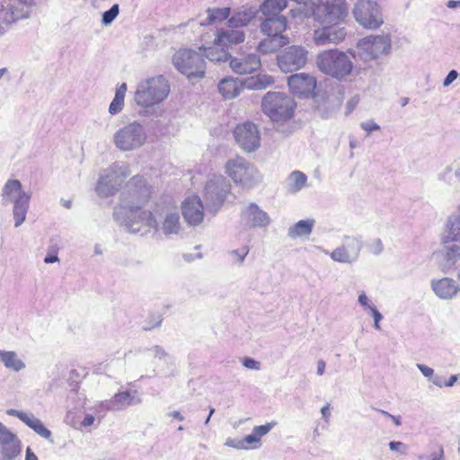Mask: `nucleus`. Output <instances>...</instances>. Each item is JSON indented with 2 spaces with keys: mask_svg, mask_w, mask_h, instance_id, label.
<instances>
[{
  "mask_svg": "<svg viewBox=\"0 0 460 460\" xmlns=\"http://www.w3.org/2000/svg\"><path fill=\"white\" fill-rule=\"evenodd\" d=\"M358 304L363 307V309L366 312H370L374 308H376V305L373 304V302L367 297V296L365 293H361L358 296Z\"/></svg>",
  "mask_w": 460,
  "mask_h": 460,
  "instance_id": "obj_42",
  "label": "nucleus"
},
{
  "mask_svg": "<svg viewBox=\"0 0 460 460\" xmlns=\"http://www.w3.org/2000/svg\"><path fill=\"white\" fill-rule=\"evenodd\" d=\"M174 66L189 79L203 78L205 62L202 55L188 49H181L172 57Z\"/></svg>",
  "mask_w": 460,
  "mask_h": 460,
  "instance_id": "obj_5",
  "label": "nucleus"
},
{
  "mask_svg": "<svg viewBox=\"0 0 460 460\" xmlns=\"http://www.w3.org/2000/svg\"><path fill=\"white\" fill-rule=\"evenodd\" d=\"M56 261H58V248L56 246H52L49 253L45 257L44 262L45 263H53Z\"/></svg>",
  "mask_w": 460,
  "mask_h": 460,
  "instance_id": "obj_51",
  "label": "nucleus"
},
{
  "mask_svg": "<svg viewBox=\"0 0 460 460\" xmlns=\"http://www.w3.org/2000/svg\"><path fill=\"white\" fill-rule=\"evenodd\" d=\"M314 226V219L300 220L288 229V236L293 239L309 236Z\"/></svg>",
  "mask_w": 460,
  "mask_h": 460,
  "instance_id": "obj_27",
  "label": "nucleus"
},
{
  "mask_svg": "<svg viewBox=\"0 0 460 460\" xmlns=\"http://www.w3.org/2000/svg\"><path fill=\"white\" fill-rule=\"evenodd\" d=\"M290 91L297 97H314L315 95L316 80L313 75L300 73L288 77Z\"/></svg>",
  "mask_w": 460,
  "mask_h": 460,
  "instance_id": "obj_12",
  "label": "nucleus"
},
{
  "mask_svg": "<svg viewBox=\"0 0 460 460\" xmlns=\"http://www.w3.org/2000/svg\"><path fill=\"white\" fill-rule=\"evenodd\" d=\"M307 53L301 46L288 47L278 56V66L284 73L298 70L306 64Z\"/></svg>",
  "mask_w": 460,
  "mask_h": 460,
  "instance_id": "obj_10",
  "label": "nucleus"
},
{
  "mask_svg": "<svg viewBox=\"0 0 460 460\" xmlns=\"http://www.w3.org/2000/svg\"><path fill=\"white\" fill-rule=\"evenodd\" d=\"M207 12V22L202 23L207 25L213 24L216 22H222L226 20L231 13L230 8L228 7L208 9Z\"/></svg>",
  "mask_w": 460,
  "mask_h": 460,
  "instance_id": "obj_33",
  "label": "nucleus"
},
{
  "mask_svg": "<svg viewBox=\"0 0 460 460\" xmlns=\"http://www.w3.org/2000/svg\"><path fill=\"white\" fill-rule=\"evenodd\" d=\"M390 450L399 452L402 455H406L408 447L401 441H391L388 444Z\"/></svg>",
  "mask_w": 460,
  "mask_h": 460,
  "instance_id": "obj_46",
  "label": "nucleus"
},
{
  "mask_svg": "<svg viewBox=\"0 0 460 460\" xmlns=\"http://www.w3.org/2000/svg\"><path fill=\"white\" fill-rule=\"evenodd\" d=\"M243 441H244V445H248V444H257L255 446H253L252 447L253 448H256V447H260V441L261 439L256 436V434L252 431V434L250 435H247L243 439Z\"/></svg>",
  "mask_w": 460,
  "mask_h": 460,
  "instance_id": "obj_50",
  "label": "nucleus"
},
{
  "mask_svg": "<svg viewBox=\"0 0 460 460\" xmlns=\"http://www.w3.org/2000/svg\"><path fill=\"white\" fill-rule=\"evenodd\" d=\"M181 212L185 221L191 226H197L204 219L203 204L197 196L189 197L183 201Z\"/></svg>",
  "mask_w": 460,
  "mask_h": 460,
  "instance_id": "obj_15",
  "label": "nucleus"
},
{
  "mask_svg": "<svg viewBox=\"0 0 460 460\" xmlns=\"http://www.w3.org/2000/svg\"><path fill=\"white\" fill-rule=\"evenodd\" d=\"M352 13L357 22L365 29L376 30L384 23L380 6L375 1L358 0Z\"/></svg>",
  "mask_w": 460,
  "mask_h": 460,
  "instance_id": "obj_7",
  "label": "nucleus"
},
{
  "mask_svg": "<svg viewBox=\"0 0 460 460\" xmlns=\"http://www.w3.org/2000/svg\"><path fill=\"white\" fill-rule=\"evenodd\" d=\"M169 417H172L173 419L178 420L179 421H182L184 420L183 415L179 411H172L167 413Z\"/></svg>",
  "mask_w": 460,
  "mask_h": 460,
  "instance_id": "obj_61",
  "label": "nucleus"
},
{
  "mask_svg": "<svg viewBox=\"0 0 460 460\" xmlns=\"http://www.w3.org/2000/svg\"><path fill=\"white\" fill-rule=\"evenodd\" d=\"M292 189L295 191L300 190L306 183V176L299 171L293 172L290 175Z\"/></svg>",
  "mask_w": 460,
  "mask_h": 460,
  "instance_id": "obj_38",
  "label": "nucleus"
},
{
  "mask_svg": "<svg viewBox=\"0 0 460 460\" xmlns=\"http://www.w3.org/2000/svg\"><path fill=\"white\" fill-rule=\"evenodd\" d=\"M317 66L325 75L343 78L352 71V62L342 51L330 49L322 51L317 56Z\"/></svg>",
  "mask_w": 460,
  "mask_h": 460,
  "instance_id": "obj_3",
  "label": "nucleus"
},
{
  "mask_svg": "<svg viewBox=\"0 0 460 460\" xmlns=\"http://www.w3.org/2000/svg\"><path fill=\"white\" fill-rule=\"evenodd\" d=\"M288 43V37L267 36L259 43L258 50L263 54L272 53L281 47L286 46Z\"/></svg>",
  "mask_w": 460,
  "mask_h": 460,
  "instance_id": "obj_25",
  "label": "nucleus"
},
{
  "mask_svg": "<svg viewBox=\"0 0 460 460\" xmlns=\"http://www.w3.org/2000/svg\"><path fill=\"white\" fill-rule=\"evenodd\" d=\"M457 75L458 74L456 70H451L445 78L443 84L445 86L449 85L454 80L456 79Z\"/></svg>",
  "mask_w": 460,
  "mask_h": 460,
  "instance_id": "obj_55",
  "label": "nucleus"
},
{
  "mask_svg": "<svg viewBox=\"0 0 460 460\" xmlns=\"http://www.w3.org/2000/svg\"><path fill=\"white\" fill-rule=\"evenodd\" d=\"M127 92V84H121L116 90L115 96L109 107V112L115 115L120 112L124 107V99Z\"/></svg>",
  "mask_w": 460,
  "mask_h": 460,
  "instance_id": "obj_31",
  "label": "nucleus"
},
{
  "mask_svg": "<svg viewBox=\"0 0 460 460\" xmlns=\"http://www.w3.org/2000/svg\"><path fill=\"white\" fill-rule=\"evenodd\" d=\"M114 398L118 411L141 404L143 402L141 395L137 390L118 392L114 394Z\"/></svg>",
  "mask_w": 460,
  "mask_h": 460,
  "instance_id": "obj_21",
  "label": "nucleus"
},
{
  "mask_svg": "<svg viewBox=\"0 0 460 460\" xmlns=\"http://www.w3.org/2000/svg\"><path fill=\"white\" fill-rule=\"evenodd\" d=\"M22 184L18 180H9L3 188V197L8 199L17 198L22 194Z\"/></svg>",
  "mask_w": 460,
  "mask_h": 460,
  "instance_id": "obj_34",
  "label": "nucleus"
},
{
  "mask_svg": "<svg viewBox=\"0 0 460 460\" xmlns=\"http://www.w3.org/2000/svg\"><path fill=\"white\" fill-rule=\"evenodd\" d=\"M459 289H433L438 297L441 299H451L456 296Z\"/></svg>",
  "mask_w": 460,
  "mask_h": 460,
  "instance_id": "obj_44",
  "label": "nucleus"
},
{
  "mask_svg": "<svg viewBox=\"0 0 460 460\" xmlns=\"http://www.w3.org/2000/svg\"><path fill=\"white\" fill-rule=\"evenodd\" d=\"M25 460H38L37 456L31 450L30 447L26 450Z\"/></svg>",
  "mask_w": 460,
  "mask_h": 460,
  "instance_id": "obj_63",
  "label": "nucleus"
},
{
  "mask_svg": "<svg viewBox=\"0 0 460 460\" xmlns=\"http://www.w3.org/2000/svg\"><path fill=\"white\" fill-rule=\"evenodd\" d=\"M439 285L441 288H452L454 284L452 279L446 278L439 281Z\"/></svg>",
  "mask_w": 460,
  "mask_h": 460,
  "instance_id": "obj_62",
  "label": "nucleus"
},
{
  "mask_svg": "<svg viewBox=\"0 0 460 460\" xmlns=\"http://www.w3.org/2000/svg\"><path fill=\"white\" fill-rule=\"evenodd\" d=\"M95 418L92 414H86L81 422L84 427H90L94 423Z\"/></svg>",
  "mask_w": 460,
  "mask_h": 460,
  "instance_id": "obj_57",
  "label": "nucleus"
},
{
  "mask_svg": "<svg viewBox=\"0 0 460 460\" xmlns=\"http://www.w3.org/2000/svg\"><path fill=\"white\" fill-rule=\"evenodd\" d=\"M218 90L225 99H233L239 94L242 85L235 79L225 78L220 81Z\"/></svg>",
  "mask_w": 460,
  "mask_h": 460,
  "instance_id": "obj_26",
  "label": "nucleus"
},
{
  "mask_svg": "<svg viewBox=\"0 0 460 460\" xmlns=\"http://www.w3.org/2000/svg\"><path fill=\"white\" fill-rule=\"evenodd\" d=\"M146 133L138 123H130L114 135V142L118 148L129 151L140 147L146 142Z\"/></svg>",
  "mask_w": 460,
  "mask_h": 460,
  "instance_id": "obj_8",
  "label": "nucleus"
},
{
  "mask_svg": "<svg viewBox=\"0 0 460 460\" xmlns=\"http://www.w3.org/2000/svg\"><path fill=\"white\" fill-rule=\"evenodd\" d=\"M163 322V315L159 313H155L149 314L146 319L144 321L142 328L145 331H151L155 328H157L161 325Z\"/></svg>",
  "mask_w": 460,
  "mask_h": 460,
  "instance_id": "obj_37",
  "label": "nucleus"
},
{
  "mask_svg": "<svg viewBox=\"0 0 460 460\" xmlns=\"http://www.w3.org/2000/svg\"><path fill=\"white\" fill-rule=\"evenodd\" d=\"M321 413H322L323 419L325 420V422L328 423L330 416H331V410H330L329 403H327L326 405L322 407Z\"/></svg>",
  "mask_w": 460,
  "mask_h": 460,
  "instance_id": "obj_56",
  "label": "nucleus"
},
{
  "mask_svg": "<svg viewBox=\"0 0 460 460\" xmlns=\"http://www.w3.org/2000/svg\"><path fill=\"white\" fill-rule=\"evenodd\" d=\"M147 350L151 354V356H153L155 358H158L159 360L166 361L169 358V355L167 354V352L158 345L154 346L151 349H148Z\"/></svg>",
  "mask_w": 460,
  "mask_h": 460,
  "instance_id": "obj_40",
  "label": "nucleus"
},
{
  "mask_svg": "<svg viewBox=\"0 0 460 460\" xmlns=\"http://www.w3.org/2000/svg\"><path fill=\"white\" fill-rule=\"evenodd\" d=\"M29 201L30 196L26 193L20 194L19 197L14 199L13 218L15 226H19L24 222L29 208Z\"/></svg>",
  "mask_w": 460,
  "mask_h": 460,
  "instance_id": "obj_24",
  "label": "nucleus"
},
{
  "mask_svg": "<svg viewBox=\"0 0 460 460\" xmlns=\"http://www.w3.org/2000/svg\"><path fill=\"white\" fill-rule=\"evenodd\" d=\"M325 362L323 359H319L317 361V370L316 373L318 376H323L325 372Z\"/></svg>",
  "mask_w": 460,
  "mask_h": 460,
  "instance_id": "obj_59",
  "label": "nucleus"
},
{
  "mask_svg": "<svg viewBox=\"0 0 460 460\" xmlns=\"http://www.w3.org/2000/svg\"><path fill=\"white\" fill-rule=\"evenodd\" d=\"M417 368L421 372V374L427 377L429 380L434 376V369L424 365V364H417Z\"/></svg>",
  "mask_w": 460,
  "mask_h": 460,
  "instance_id": "obj_49",
  "label": "nucleus"
},
{
  "mask_svg": "<svg viewBox=\"0 0 460 460\" xmlns=\"http://www.w3.org/2000/svg\"><path fill=\"white\" fill-rule=\"evenodd\" d=\"M288 4L287 0H265L261 6L262 13L266 16H277Z\"/></svg>",
  "mask_w": 460,
  "mask_h": 460,
  "instance_id": "obj_30",
  "label": "nucleus"
},
{
  "mask_svg": "<svg viewBox=\"0 0 460 460\" xmlns=\"http://www.w3.org/2000/svg\"><path fill=\"white\" fill-rule=\"evenodd\" d=\"M0 362L4 366L5 368L14 372H20L26 367L25 363L13 350L0 349Z\"/></svg>",
  "mask_w": 460,
  "mask_h": 460,
  "instance_id": "obj_22",
  "label": "nucleus"
},
{
  "mask_svg": "<svg viewBox=\"0 0 460 460\" xmlns=\"http://www.w3.org/2000/svg\"><path fill=\"white\" fill-rule=\"evenodd\" d=\"M418 458L420 460H445L444 448L440 446L438 452L431 453L429 456L420 455Z\"/></svg>",
  "mask_w": 460,
  "mask_h": 460,
  "instance_id": "obj_43",
  "label": "nucleus"
},
{
  "mask_svg": "<svg viewBox=\"0 0 460 460\" xmlns=\"http://www.w3.org/2000/svg\"><path fill=\"white\" fill-rule=\"evenodd\" d=\"M369 313L372 314L373 315V318H374V328L376 330H380L381 327H380V321L383 319V315L381 314V313L376 308H374L372 311H370Z\"/></svg>",
  "mask_w": 460,
  "mask_h": 460,
  "instance_id": "obj_53",
  "label": "nucleus"
},
{
  "mask_svg": "<svg viewBox=\"0 0 460 460\" xmlns=\"http://www.w3.org/2000/svg\"><path fill=\"white\" fill-rule=\"evenodd\" d=\"M129 188L131 191L129 217L133 220L146 221L147 226H152L153 221H155L152 214L141 209L151 199V187L146 184L143 176H134L129 181Z\"/></svg>",
  "mask_w": 460,
  "mask_h": 460,
  "instance_id": "obj_2",
  "label": "nucleus"
},
{
  "mask_svg": "<svg viewBox=\"0 0 460 460\" xmlns=\"http://www.w3.org/2000/svg\"><path fill=\"white\" fill-rule=\"evenodd\" d=\"M255 17V12L245 10L235 13L228 21L230 26L243 27L247 25Z\"/></svg>",
  "mask_w": 460,
  "mask_h": 460,
  "instance_id": "obj_32",
  "label": "nucleus"
},
{
  "mask_svg": "<svg viewBox=\"0 0 460 460\" xmlns=\"http://www.w3.org/2000/svg\"><path fill=\"white\" fill-rule=\"evenodd\" d=\"M230 66L237 74H251L260 68L261 60L255 54H250L242 58H232Z\"/></svg>",
  "mask_w": 460,
  "mask_h": 460,
  "instance_id": "obj_19",
  "label": "nucleus"
},
{
  "mask_svg": "<svg viewBox=\"0 0 460 460\" xmlns=\"http://www.w3.org/2000/svg\"><path fill=\"white\" fill-rule=\"evenodd\" d=\"M434 385L441 388L444 386V382L442 381V378L439 376L434 375L431 379L429 380Z\"/></svg>",
  "mask_w": 460,
  "mask_h": 460,
  "instance_id": "obj_58",
  "label": "nucleus"
},
{
  "mask_svg": "<svg viewBox=\"0 0 460 460\" xmlns=\"http://www.w3.org/2000/svg\"><path fill=\"white\" fill-rule=\"evenodd\" d=\"M389 418L394 421L395 426H401L402 422H401V417L400 416H394V415L391 414V416Z\"/></svg>",
  "mask_w": 460,
  "mask_h": 460,
  "instance_id": "obj_64",
  "label": "nucleus"
},
{
  "mask_svg": "<svg viewBox=\"0 0 460 460\" xmlns=\"http://www.w3.org/2000/svg\"><path fill=\"white\" fill-rule=\"evenodd\" d=\"M234 136L239 146L247 153L255 151L261 145L258 128L251 122H244L235 127Z\"/></svg>",
  "mask_w": 460,
  "mask_h": 460,
  "instance_id": "obj_11",
  "label": "nucleus"
},
{
  "mask_svg": "<svg viewBox=\"0 0 460 460\" xmlns=\"http://www.w3.org/2000/svg\"><path fill=\"white\" fill-rule=\"evenodd\" d=\"M273 83V77L268 75L260 74L248 79V86L254 89H265Z\"/></svg>",
  "mask_w": 460,
  "mask_h": 460,
  "instance_id": "obj_35",
  "label": "nucleus"
},
{
  "mask_svg": "<svg viewBox=\"0 0 460 460\" xmlns=\"http://www.w3.org/2000/svg\"><path fill=\"white\" fill-rule=\"evenodd\" d=\"M21 452L20 441L0 422V454L3 459L12 460Z\"/></svg>",
  "mask_w": 460,
  "mask_h": 460,
  "instance_id": "obj_13",
  "label": "nucleus"
},
{
  "mask_svg": "<svg viewBox=\"0 0 460 460\" xmlns=\"http://www.w3.org/2000/svg\"><path fill=\"white\" fill-rule=\"evenodd\" d=\"M202 57L205 56L208 59L214 62H226L229 58V54L226 47L218 46L214 40V46L209 48H203Z\"/></svg>",
  "mask_w": 460,
  "mask_h": 460,
  "instance_id": "obj_28",
  "label": "nucleus"
},
{
  "mask_svg": "<svg viewBox=\"0 0 460 460\" xmlns=\"http://www.w3.org/2000/svg\"><path fill=\"white\" fill-rule=\"evenodd\" d=\"M249 252V247L247 245H243L240 248L233 250L230 252L231 261L234 263H241L243 261L244 258L247 256Z\"/></svg>",
  "mask_w": 460,
  "mask_h": 460,
  "instance_id": "obj_39",
  "label": "nucleus"
},
{
  "mask_svg": "<svg viewBox=\"0 0 460 460\" xmlns=\"http://www.w3.org/2000/svg\"><path fill=\"white\" fill-rule=\"evenodd\" d=\"M243 365L248 369L259 370L261 368V363L251 358H245L243 360Z\"/></svg>",
  "mask_w": 460,
  "mask_h": 460,
  "instance_id": "obj_48",
  "label": "nucleus"
},
{
  "mask_svg": "<svg viewBox=\"0 0 460 460\" xmlns=\"http://www.w3.org/2000/svg\"><path fill=\"white\" fill-rule=\"evenodd\" d=\"M249 217L252 216L254 226H264L268 223L269 218L265 212L259 209L255 204H250L247 210Z\"/></svg>",
  "mask_w": 460,
  "mask_h": 460,
  "instance_id": "obj_36",
  "label": "nucleus"
},
{
  "mask_svg": "<svg viewBox=\"0 0 460 460\" xmlns=\"http://www.w3.org/2000/svg\"><path fill=\"white\" fill-rule=\"evenodd\" d=\"M295 101L285 93L269 92L261 101V110L272 121L281 122L290 119L296 109Z\"/></svg>",
  "mask_w": 460,
  "mask_h": 460,
  "instance_id": "obj_1",
  "label": "nucleus"
},
{
  "mask_svg": "<svg viewBox=\"0 0 460 460\" xmlns=\"http://www.w3.org/2000/svg\"><path fill=\"white\" fill-rule=\"evenodd\" d=\"M275 423H267L265 425L255 426L252 431L256 434V436L261 439V437L268 434L270 429L274 427Z\"/></svg>",
  "mask_w": 460,
  "mask_h": 460,
  "instance_id": "obj_45",
  "label": "nucleus"
},
{
  "mask_svg": "<svg viewBox=\"0 0 460 460\" xmlns=\"http://www.w3.org/2000/svg\"><path fill=\"white\" fill-rule=\"evenodd\" d=\"M266 36L285 37L282 33L287 29V19L284 16L270 17L261 25Z\"/></svg>",
  "mask_w": 460,
  "mask_h": 460,
  "instance_id": "obj_20",
  "label": "nucleus"
},
{
  "mask_svg": "<svg viewBox=\"0 0 460 460\" xmlns=\"http://www.w3.org/2000/svg\"><path fill=\"white\" fill-rule=\"evenodd\" d=\"M119 14V5L114 4L111 8L102 14V22L105 24L111 23Z\"/></svg>",
  "mask_w": 460,
  "mask_h": 460,
  "instance_id": "obj_41",
  "label": "nucleus"
},
{
  "mask_svg": "<svg viewBox=\"0 0 460 460\" xmlns=\"http://www.w3.org/2000/svg\"><path fill=\"white\" fill-rule=\"evenodd\" d=\"M169 85L162 77H155L141 84L135 93L136 102L142 107H150L166 98Z\"/></svg>",
  "mask_w": 460,
  "mask_h": 460,
  "instance_id": "obj_6",
  "label": "nucleus"
},
{
  "mask_svg": "<svg viewBox=\"0 0 460 460\" xmlns=\"http://www.w3.org/2000/svg\"><path fill=\"white\" fill-rule=\"evenodd\" d=\"M156 213L164 215L162 230L165 234H176L180 229V217L176 206H164Z\"/></svg>",
  "mask_w": 460,
  "mask_h": 460,
  "instance_id": "obj_18",
  "label": "nucleus"
},
{
  "mask_svg": "<svg viewBox=\"0 0 460 460\" xmlns=\"http://www.w3.org/2000/svg\"><path fill=\"white\" fill-rule=\"evenodd\" d=\"M358 55L366 59H375L387 54L391 48V39L388 35H369L357 43Z\"/></svg>",
  "mask_w": 460,
  "mask_h": 460,
  "instance_id": "obj_9",
  "label": "nucleus"
},
{
  "mask_svg": "<svg viewBox=\"0 0 460 460\" xmlns=\"http://www.w3.org/2000/svg\"><path fill=\"white\" fill-rule=\"evenodd\" d=\"M101 408H103L105 411H117L118 408H116V402L114 396L111 400H106L101 402L100 404Z\"/></svg>",
  "mask_w": 460,
  "mask_h": 460,
  "instance_id": "obj_52",
  "label": "nucleus"
},
{
  "mask_svg": "<svg viewBox=\"0 0 460 460\" xmlns=\"http://www.w3.org/2000/svg\"><path fill=\"white\" fill-rule=\"evenodd\" d=\"M244 40V33L240 30L220 31L216 38V44L227 48Z\"/></svg>",
  "mask_w": 460,
  "mask_h": 460,
  "instance_id": "obj_23",
  "label": "nucleus"
},
{
  "mask_svg": "<svg viewBox=\"0 0 460 460\" xmlns=\"http://www.w3.org/2000/svg\"><path fill=\"white\" fill-rule=\"evenodd\" d=\"M361 128L365 131H367V133H370V132H372L374 130H378L379 129V126L376 123H375L374 121H371V120L363 122L361 124Z\"/></svg>",
  "mask_w": 460,
  "mask_h": 460,
  "instance_id": "obj_54",
  "label": "nucleus"
},
{
  "mask_svg": "<svg viewBox=\"0 0 460 460\" xmlns=\"http://www.w3.org/2000/svg\"><path fill=\"white\" fill-rule=\"evenodd\" d=\"M226 172L234 183L252 188L261 179L257 167L242 156L230 159L226 164Z\"/></svg>",
  "mask_w": 460,
  "mask_h": 460,
  "instance_id": "obj_4",
  "label": "nucleus"
},
{
  "mask_svg": "<svg viewBox=\"0 0 460 460\" xmlns=\"http://www.w3.org/2000/svg\"><path fill=\"white\" fill-rule=\"evenodd\" d=\"M35 4V0H13L12 7L1 13V18L7 22L28 18L30 9Z\"/></svg>",
  "mask_w": 460,
  "mask_h": 460,
  "instance_id": "obj_17",
  "label": "nucleus"
},
{
  "mask_svg": "<svg viewBox=\"0 0 460 460\" xmlns=\"http://www.w3.org/2000/svg\"><path fill=\"white\" fill-rule=\"evenodd\" d=\"M458 380L457 375H452L447 381L444 382V386L452 387L455 383Z\"/></svg>",
  "mask_w": 460,
  "mask_h": 460,
  "instance_id": "obj_60",
  "label": "nucleus"
},
{
  "mask_svg": "<svg viewBox=\"0 0 460 460\" xmlns=\"http://www.w3.org/2000/svg\"><path fill=\"white\" fill-rule=\"evenodd\" d=\"M346 35L344 28L325 26L314 31V41L316 45L338 44L345 40Z\"/></svg>",
  "mask_w": 460,
  "mask_h": 460,
  "instance_id": "obj_16",
  "label": "nucleus"
},
{
  "mask_svg": "<svg viewBox=\"0 0 460 460\" xmlns=\"http://www.w3.org/2000/svg\"><path fill=\"white\" fill-rule=\"evenodd\" d=\"M6 413L9 416L17 417L21 421H22L25 425L31 428L35 433H37L41 438L47 439L50 443H53V439L51 438V431L47 429L43 422L37 417H35L32 413H27L22 411H18L15 409H9L6 411Z\"/></svg>",
  "mask_w": 460,
  "mask_h": 460,
  "instance_id": "obj_14",
  "label": "nucleus"
},
{
  "mask_svg": "<svg viewBox=\"0 0 460 460\" xmlns=\"http://www.w3.org/2000/svg\"><path fill=\"white\" fill-rule=\"evenodd\" d=\"M358 255V249L341 246L332 251L331 257L333 261L343 263H349L354 261Z\"/></svg>",
  "mask_w": 460,
  "mask_h": 460,
  "instance_id": "obj_29",
  "label": "nucleus"
},
{
  "mask_svg": "<svg viewBox=\"0 0 460 460\" xmlns=\"http://www.w3.org/2000/svg\"><path fill=\"white\" fill-rule=\"evenodd\" d=\"M225 445L236 449L249 448L248 446L244 445V441H243V439L227 438Z\"/></svg>",
  "mask_w": 460,
  "mask_h": 460,
  "instance_id": "obj_47",
  "label": "nucleus"
}]
</instances>
